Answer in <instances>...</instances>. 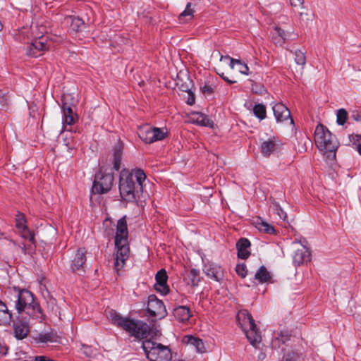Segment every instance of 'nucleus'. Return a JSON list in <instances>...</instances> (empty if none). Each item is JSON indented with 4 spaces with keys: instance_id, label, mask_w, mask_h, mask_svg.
<instances>
[{
    "instance_id": "1",
    "label": "nucleus",
    "mask_w": 361,
    "mask_h": 361,
    "mask_svg": "<svg viewBox=\"0 0 361 361\" xmlns=\"http://www.w3.org/2000/svg\"><path fill=\"white\" fill-rule=\"evenodd\" d=\"M146 175L141 169L132 172L123 170L120 174L119 192L121 198L128 202L142 203L145 200L143 195L144 182Z\"/></svg>"
},
{
    "instance_id": "2",
    "label": "nucleus",
    "mask_w": 361,
    "mask_h": 361,
    "mask_svg": "<svg viewBox=\"0 0 361 361\" xmlns=\"http://www.w3.org/2000/svg\"><path fill=\"white\" fill-rule=\"evenodd\" d=\"M128 231L126 217L117 222L115 236L116 253L114 255V269L118 272L126 264L129 257L130 248L128 243Z\"/></svg>"
},
{
    "instance_id": "3",
    "label": "nucleus",
    "mask_w": 361,
    "mask_h": 361,
    "mask_svg": "<svg viewBox=\"0 0 361 361\" xmlns=\"http://www.w3.org/2000/svg\"><path fill=\"white\" fill-rule=\"evenodd\" d=\"M109 321L118 327L125 330L131 336L138 338H144L149 333V326L140 321L123 317L120 314L113 310L107 312Z\"/></svg>"
},
{
    "instance_id": "4",
    "label": "nucleus",
    "mask_w": 361,
    "mask_h": 361,
    "mask_svg": "<svg viewBox=\"0 0 361 361\" xmlns=\"http://www.w3.org/2000/svg\"><path fill=\"white\" fill-rule=\"evenodd\" d=\"M13 290L17 293L15 307L18 313L24 312L33 319H42L43 316L42 310L39 303L35 300L33 294L25 289L14 288Z\"/></svg>"
},
{
    "instance_id": "5",
    "label": "nucleus",
    "mask_w": 361,
    "mask_h": 361,
    "mask_svg": "<svg viewBox=\"0 0 361 361\" xmlns=\"http://www.w3.org/2000/svg\"><path fill=\"white\" fill-rule=\"evenodd\" d=\"M314 141L317 148L326 154L327 159H336V152L338 144L335 136L322 125L317 126L314 133Z\"/></svg>"
},
{
    "instance_id": "6",
    "label": "nucleus",
    "mask_w": 361,
    "mask_h": 361,
    "mask_svg": "<svg viewBox=\"0 0 361 361\" xmlns=\"http://www.w3.org/2000/svg\"><path fill=\"white\" fill-rule=\"evenodd\" d=\"M238 324L246 335L250 344L257 348L262 341L261 332L257 329L252 315L246 310H240L236 315Z\"/></svg>"
},
{
    "instance_id": "7",
    "label": "nucleus",
    "mask_w": 361,
    "mask_h": 361,
    "mask_svg": "<svg viewBox=\"0 0 361 361\" xmlns=\"http://www.w3.org/2000/svg\"><path fill=\"white\" fill-rule=\"evenodd\" d=\"M142 348L150 361H170L172 358L171 349L151 339L142 341Z\"/></svg>"
},
{
    "instance_id": "8",
    "label": "nucleus",
    "mask_w": 361,
    "mask_h": 361,
    "mask_svg": "<svg viewBox=\"0 0 361 361\" xmlns=\"http://www.w3.org/2000/svg\"><path fill=\"white\" fill-rule=\"evenodd\" d=\"M114 176L111 173H98L95 175L92 192L95 194H104L109 192L113 185Z\"/></svg>"
},
{
    "instance_id": "9",
    "label": "nucleus",
    "mask_w": 361,
    "mask_h": 361,
    "mask_svg": "<svg viewBox=\"0 0 361 361\" xmlns=\"http://www.w3.org/2000/svg\"><path fill=\"white\" fill-rule=\"evenodd\" d=\"M147 311L150 316L157 319H162L167 314L163 302L159 300L155 295L148 297Z\"/></svg>"
},
{
    "instance_id": "10",
    "label": "nucleus",
    "mask_w": 361,
    "mask_h": 361,
    "mask_svg": "<svg viewBox=\"0 0 361 361\" xmlns=\"http://www.w3.org/2000/svg\"><path fill=\"white\" fill-rule=\"evenodd\" d=\"M281 145V143L279 138L273 136L262 142L260 152L264 157H268L271 154L277 152L280 149Z\"/></svg>"
},
{
    "instance_id": "11",
    "label": "nucleus",
    "mask_w": 361,
    "mask_h": 361,
    "mask_svg": "<svg viewBox=\"0 0 361 361\" xmlns=\"http://www.w3.org/2000/svg\"><path fill=\"white\" fill-rule=\"evenodd\" d=\"M156 283L154 285V288L156 290L160 292L161 293L166 295L169 291V288L167 286V279L168 276L165 269H161L159 270L155 276Z\"/></svg>"
},
{
    "instance_id": "12",
    "label": "nucleus",
    "mask_w": 361,
    "mask_h": 361,
    "mask_svg": "<svg viewBox=\"0 0 361 361\" xmlns=\"http://www.w3.org/2000/svg\"><path fill=\"white\" fill-rule=\"evenodd\" d=\"M272 109L277 122H283L290 119V123H293V120L290 116V112L283 104L277 103Z\"/></svg>"
},
{
    "instance_id": "13",
    "label": "nucleus",
    "mask_w": 361,
    "mask_h": 361,
    "mask_svg": "<svg viewBox=\"0 0 361 361\" xmlns=\"http://www.w3.org/2000/svg\"><path fill=\"white\" fill-rule=\"evenodd\" d=\"M47 49L46 40L39 37L32 42L27 49V54L30 56L37 57L40 55L39 52Z\"/></svg>"
},
{
    "instance_id": "14",
    "label": "nucleus",
    "mask_w": 361,
    "mask_h": 361,
    "mask_svg": "<svg viewBox=\"0 0 361 361\" xmlns=\"http://www.w3.org/2000/svg\"><path fill=\"white\" fill-rule=\"evenodd\" d=\"M310 260V252L307 247L303 245H300L299 247L295 249L293 257V262L295 266H300L305 262Z\"/></svg>"
},
{
    "instance_id": "15",
    "label": "nucleus",
    "mask_w": 361,
    "mask_h": 361,
    "mask_svg": "<svg viewBox=\"0 0 361 361\" xmlns=\"http://www.w3.org/2000/svg\"><path fill=\"white\" fill-rule=\"evenodd\" d=\"M13 334L15 338L18 340L25 338L30 332V326L25 320H19L13 324Z\"/></svg>"
},
{
    "instance_id": "16",
    "label": "nucleus",
    "mask_w": 361,
    "mask_h": 361,
    "mask_svg": "<svg viewBox=\"0 0 361 361\" xmlns=\"http://www.w3.org/2000/svg\"><path fill=\"white\" fill-rule=\"evenodd\" d=\"M204 272L206 275L216 281H220L224 279V269L216 264H210L204 266Z\"/></svg>"
},
{
    "instance_id": "17",
    "label": "nucleus",
    "mask_w": 361,
    "mask_h": 361,
    "mask_svg": "<svg viewBox=\"0 0 361 361\" xmlns=\"http://www.w3.org/2000/svg\"><path fill=\"white\" fill-rule=\"evenodd\" d=\"M86 251L83 248H79L75 253V255L72 260L71 263V269L73 271H82L83 265L85 263L86 257H85Z\"/></svg>"
},
{
    "instance_id": "18",
    "label": "nucleus",
    "mask_w": 361,
    "mask_h": 361,
    "mask_svg": "<svg viewBox=\"0 0 361 361\" xmlns=\"http://www.w3.org/2000/svg\"><path fill=\"white\" fill-rule=\"evenodd\" d=\"M63 110V124L71 126L78 119V115L75 113L70 106L63 102L62 104Z\"/></svg>"
},
{
    "instance_id": "19",
    "label": "nucleus",
    "mask_w": 361,
    "mask_h": 361,
    "mask_svg": "<svg viewBox=\"0 0 361 361\" xmlns=\"http://www.w3.org/2000/svg\"><path fill=\"white\" fill-rule=\"evenodd\" d=\"M190 121L193 123L202 126L212 127L213 121L206 115L200 112H192L190 114Z\"/></svg>"
},
{
    "instance_id": "20",
    "label": "nucleus",
    "mask_w": 361,
    "mask_h": 361,
    "mask_svg": "<svg viewBox=\"0 0 361 361\" xmlns=\"http://www.w3.org/2000/svg\"><path fill=\"white\" fill-rule=\"evenodd\" d=\"M183 342L191 348H193L197 353H204L206 348L203 341L192 336H186L183 338Z\"/></svg>"
},
{
    "instance_id": "21",
    "label": "nucleus",
    "mask_w": 361,
    "mask_h": 361,
    "mask_svg": "<svg viewBox=\"0 0 361 361\" xmlns=\"http://www.w3.org/2000/svg\"><path fill=\"white\" fill-rule=\"evenodd\" d=\"M291 338V334L288 330H282L275 336V338L271 341V346L273 348H280L281 344H285Z\"/></svg>"
},
{
    "instance_id": "22",
    "label": "nucleus",
    "mask_w": 361,
    "mask_h": 361,
    "mask_svg": "<svg viewBox=\"0 0 361 361\" xmlns=\"http://www.w3.org/2000/svg\"><path fill=\"white\" fill-rule=\"evenodd\" d=\"M250 246V242L246 238H240L236 243V248L238 250V256L241 259H247L250 252L247 248Z\"/></svg>"
},
{
    "instance_id": "23",
    "label": "nucleus",
    "mask_w": 361,
    "mask_h": 361,
    "mask_svg": "<svg viewBox=\"0 0 361 361\" xmlns=\"http://www.w3.org/2000/svg\"><path fill=\"white\" fill-rule=\"evenodd\" d=\"M227 59L230 60L229 66L233 71L241 74L248 75L249 68L246 63L239 59H234L228 56H227Z\"/></svg>"
},
{
    "instance_id": "24",
    "label": "nucleus",
    "mask_w": 361,
    "mask_h": 361,
    "mask_svg": "<svg viewBox=\"0 0 361 361\" xmlns=\"http://www.w3.org/2000/svg\"><path fill=\"white\" fill-rule=\"evenodd\" d=\"M13 319L12 313L8 310L7 305L0 300V325L9 324Z\"/></svg>"
},
{
    "instance_id": "25",
    "label": "nucleus",
    "mask_w": 361,
    "mask_h": 361,
    "mask_svg": "<svg viewBox=\"0 0 361 361\" xmlns=\"http://www.w3.org/2000/svg\"><path fill=\"white\" fill-rule=\"evenodd\" d=\"M65 21L69 25L71 30L75 32L82 31L85 27L84 21L78 17L68 16L65 18Z\"/></svg>"
},
{
    "instance_id": "26",
    "label": "nucleus",
    "mask_w": 361,
    "mask_h": 361,
    "mask_svg": "<svg viewBox=\"0 0 361 361\" xmlns=\"http://www.w3.org/2000/svg\"><path fill=\"white\" fill-rule=\"evenodd\" d=\"M253 224L255 225V228L260 232H264L268 234L276 233V230L274 228L261 218H257V219L254 220Z\"/></svg>"
},
{
    "instance_id": "27",
    "label": "nucleus",
    "mask_w": 361,
    "mask_h": 361,
    "mask_svg": "<svg viewBox=\"0 0 361 361\" xmlns=\"http://www.w3.org/2000/svg\"><path fill=\"white\" fill-rule=\"evenodd\" d=\"M123 149V144L120 142L116 143L114 148V168L116 171H118L121 167Z\"/></svg>"
},
{
    "instance_id": "28",
    "label": "nucleus",
    "mask_w": 361,
    "mask_h": 361,
    "mask_svg": "<svg viewBox=\"0 0 361 361\" xmlns=\"http://www.w3.org/2000/svg\"><path fill=\"white\" fill-rule=\"evenodd\" d=\"M139 137L146 143L153 142V128L148 125L144 126L139 129Z\"/></svg>"
},
{
    "instance_id": "29",
    "label": "nucleus",
    "mask_w": 361,
    "mask_h": 361,
    "mask_svg": "<svg viewBox=\"0 0 361 361\" xmlns=\"http://www.w3.org/2000/svg\"><path fill=\"white\" fill-rule=\"evenodd\" d=\"M174 317L180 322H185L190 317V310L186 306H179L173 310Z\"/></svg>"
},
{
    "instance_id": "30",
    "label": "nucleus",
    "mask_w": 361,
    "mask_h": 361,
    "mask_svg": "<svg viewBox=\"0 0 361 361\" xmlns=\"http://www.w3.org/2000/svg\"><path fill=\"white\" fill-rule=\"evenodd\" d=\"M255 279L260 283H264L269 282L271 279V276L264 266H261L255 273Z\"/></svg>"
},
{
    "instance_id": "31",
    "label": "nucleus",
    "mask_w": 361,
    "mask_h": 361,
    "mask_svg": "<svg viewBox=\"0 0 361 361\" xmlns=\"http://www.w3.org/2000/svg\"><path fill=\"white\" fill-rule=\"evenodd\" d=\"M283 357L281 361H297L300 358V353L290 348H283Z\"/></svg>"
},
{
    "instance_id": "32",
    "label": "nucleus",
    "mask_w": 361,
    "mask_h": 361,
    "mask_svg": "<svg viewBox=\"0 0 361 361\" xmlns=\"http://www.w3.org/2000/svg\"><path fill=\"white\" fill-rule=\"evenodd\" d=\"M274 30L276 36L273 37L274 42L276 45L282 46L286 40L287 34L283 30L278 26H275Z\"/></svg>"
},
{
    "instance_id": "33",
    "label": "nucleus",
    "mask_w": 361,
    "mask_h": 361,
    "mask_svg": "<svg viewBox=\"0 0 361 361\" xmlns=\"http://www.w3.org/2000/svg\"><path fill=\"white\" fill-rule=\"evenodd\" d=\"M191 3H188L185 9L180 14L179 20L185 23L193 17L194 10L191 8Z\"/></svg>"
},
{
    "instance_id": "34",
    "label": "nucleus",
    "mask_w": 361,
    "mask_h": 361,
    "mask_svg": "<svg viewBox=\"0 0 361 361\" xmlns=\"http://www.w3.org/2000/svg\"><path fill=\"white\" fill-rule=\"evenodd\" d=\"M56 336L52 333L39 334L35 339L40 343L55 341Z\"/></svg>"
},
{
    "instance_id": "35",
    "label": "nucleus",
    "mask_w": 361,
    "mask_h": 361,
    "mask_svg": "<svg viewBox=\"0 0 361 361\" xmlns=\"http://www.w3.org/2000/svg\"><path fill=\"white\" fill-rule=\"evenodd\" d=\"M167 135V130L165 128H153V142L163 140Z\"/></svg>"
},
{
    "instance_id": "36",
    "label": "nucleus",
    "mask_w": 361,
    "mask_h": 361,
    "mask_svg": "<svg viewBox=\"0 0 361 361\" xmlns=\"http://www.w3.org/2000/svg\"><path fill=\"white\" fill-rule=\"evenodd\" d=\"M253 113L260 120L266 118V107L261 104L255 105L253 108Z\"/></svg>"
},
{
    "instance_id": "37",
    "label": "nucleus",
    "mask_w": 361,
    "mask_h": 361,
    "mask_svg": "<svg viewBox=\"0 0 361 361\" xmlns=\"http://www.w3.org/2000/svg\"><path fill=\"white\" fill-rule=\"evenodd\" d=\"M188 278L192 286H197L200 281V272L195 269H192L188 274Z\"/></svg>"
},
{
    "instance_id": "38",
    "label": "nucleus",
    "mask_w": 361,
    "mask_h": 361,
    "mask_svg": "<svg viewBox=\"0 0 361 361\" xmlns=\"http://www.w3.org/2000/svg\"><path fill=\"white\" fill-rule=\"evenodd\" d=\"M336 122L338 125L343 126L345 123L348 118V112L344 109H340L336 114Z\"/></svg>"
},
{
    "instance_id": "39",
    "label": "nucleus",
    "mask_w": 361,
    "mask_h": 361,
    "mask_svg": "<svg viewBox=\"0 0 361 361\" xmlns=\"http://www.w3.org/2000/svg\"><path fill=\"white\" fill-rule=\"evenodd\" d=\"M294 54L295 63L303 67L306 63V56L305 53L301 50H296Z\"/></svg>"
},
{
    "instance_id": "40",
    "label": "nucleus",
    "mask_w": 361,
    "mask_h": 361,
    "mask_svg": "<svg viewBox=\"0 0 361 361\" xmlns=\"http://www.w3.org/2000/svg\"><path fill=\"white\" fill-rule=\"evenodd\" d=\"M274 212L280 217V219L285 220L286 218V213L283 212L279 204L273 202L271 206Z\"/></svg>"
},
{
    "instance_id": "41",
    "label": "nucleus",
    "mask_w": 361,
    "mask_h": 361,
    "mask_svg": "<svg viewBox=\"0 0 361 361\" xmlns=\"http://www.w3.org/2000/svg\"><path fill=\"white\" fill-rule=\"evenodd\" d=\"M350 141L356 145V148L359 154L361 155V135H350L349 136Z\"/></svg>"
},
{
    "instance_id": "42",
    "label": "nucleus",
    "mask_w": 361,
    "mask_h": 361,
    "mask_svg": "<svg viewBox=\"0 0 361 361\" xmlns=\"http://www.w3.org/2000/svg\"><path fill=\"white\" fill-rule=\"evenodd\" d=\"M16 227L18 228V229H21L23 228V227H27L26 225H25V216L23 214H21V213H18L17 215H16Z\"/></svg>"
},
{
    "instance_id": "43",
    "label": "nucleus",
    "mask_w": 361,
    "mask_h": 361,
    "mask_svg": "<svg viewBox=\"0 0 361 361\" xmlns=\"http://www.w3.org/2000/svg\"><path fill=\"white\" fill-rule=\"evenodd\" d=\"M21 233V236L25 239H28L30 242H33L34 235L32 233L28 230L27 227H23L21 229H19Z\"/></svg>"
},
{
    "instance_id": "44",
    "label": "nucleus",
    "mask_w": 361,
    "mask_h": 361,
    "mask_svg": "<svg viewBox=\"0 0 361 361\" xmlns=\"http://www.w3.org/2000/svg\"><path fill=\"white\" fill-rule=\"evenodd\" d=\"M235 271L241 278H245L247 275L246 266L244 264H240L236 266Z\"/></svg>"
},
{
    "instance_id": "45",
    "label": "nucleus",
    "mask_w": 361,
    "mask_h": 361,
    "mask_svg": "<svg viewBox=\"0 0 361 361\" xmlns=\"http://www.w3.org/2000/svg\"><path fill=\"white\" fill-rule=\"evenodd\" d=\"M82 353L87 357H91L92 353H93V350L92 349L87 346V345H82Z\"/></svg>"
},
{
    "instance_id": "46",
    "label": "nucleus",
    "mask_w": 361,
    "mask_h": 361,
    "mask_svg": "<svg viewBox=\"0 0 361 361\" xmlns=\"http://www.w3.org/2000/svg\"><path fill=\"white\" fill-rule=\"evenodd\" d=\"M351 118H353L355 121L361 122V110L353 111Z\"/></svg>"
},
{
    "instance_id": "47",
    "label": "nucleus",
    "mask_w": 361,
    "mask_h": 361,
    "mask_svg": "<svg viewBox=\"0 0 361 361\" xmlns=\"http://www.w3.org/2000/svg\"><path fill=\"white\" fill-rule=\"evenodd\" d=\"M195 103V96L191 92H188V98L187 100V104L189 105H192Z\"/></svg>"
},
{
    "instance_id": "48",
    "label": "nucleus",
    "mask_w": 361,
    "mask_h": 361,
    "mask_svg": "<svg viewBox=\"0 0 361 361\" xmlns=\"http://www.w3.org/2000/svg\"><path fill=\"white\" fill-rule=\"evenodd\" d=\"M35 361H54L46 356H36Z\"/></svg>"
},
{
    "instance_id": "49",
    "label": "nucleus",
    "mask_w": 361,
    "mask_h": 361,
    "mask_svg": "<svg viewBox=\"0 0 361 361\" xmlns=\"http://www.w3.org/2000/svg\"><path fill=\"white\" fill-rule=\"evenodd\" d=\"M290 1H291V4L293 6H298L302 5L303 3V0H290Z\"/></svg>"
},
{
    "instance_id": "50",
    "label": "nucleus",
    "mask_w": 361,
    "mask_h": 361,
    "mask_svg": "<svg viewBox=\"0 0 361 361\" xmlns=\"http://www.w3.org/2000/svg\"><path fill=\"white\" fill-rule=\"evenodd\" d=\"M266 357V354L264 353H260L257 357V361H264Z\"/></svg>"
},
{
    "instance_id": "51",
    "label": "nucleus",
    "mask_w": 361,
    "mask_h": 361,
    "mask_svg": "<svg viewBox=\"0 0 361 361\" xmlns=\"http://www.w3.org/2000/svg\"><path fill=\"white\" fill-rule=\"evenodd\" d=\"M212 56L214 58V57H219V61H221L222 60V59L224 58V56L222 54H221L219 51L216 52V53H214L212 54Z\"/></svg>"
},
{
    "instance_id": "52",
    "label": "nucleus",
    "mask_w": 361,
    "mask_h": 361,
    "mask_svg": "<svg viewBox=\"0 0 361 361\" xmlns=\"http://www.w3.org/2000/svg\"><path fill=\"white\" fill-rule=\"evenodd\" d=\"M217 74L221 76L224 80H226V76L224 75V73L221 70H217L216 71Z\"/></svg>"
},
{
    "instance_id": "53",
    "label": "nucleus",
    "mask_w": 361,
    "mask_h": 361,
    "mask_svg": "<svg viewBox=\"0 0 361 361\" xmlns=\"http://www.w3.org/2000/svg\"><path fill=\"white\" fill-rule=\"evenodd\" d=\"M203 91H204V92H211V88L209 86H205L204 87V90Z\"/></svg>"
},
{
    "instance_id": "54",
    "label": "nucleus",
    "mask_w": 361,
    "mask_h": 361,
    "mask_svg": "<svg viewBox=\"0 0 361 361\" xmlns=\"http://www.w3.org/2000/svg\"><path fill=\"white\" fill-rule=\"evenodd\" d=\"M226 82H227V84H232V83L235 82V81L229 80L228 78H227Z\"/></svg>"
},
{
    "instance_id": "55",
    "label": "nucleus",
    "mask_w": 361,
    "mask_h": 361,
    "mask_svg": "<svg viewBox=\"0 0 361 361\" xmlns=\"http://www.w3.org/2000/svg\"><path fill=\"white\" fill-rule=\"evenodd\" d=\"M1 28H2V25H1V23L0 22V31L1 30Z\"/></svg>"
},
{
    "instance_id": "56",
    "label": "nucleus",
    "mask_w": 361,
    "mask_h": 361,
    "mask_svg": "<svg viewBox=\"0 0 361 361\" xmlns=\"http://www.w3.org/2000/svg\"><path fill=\"white\" fill-rule=\"evenodd\" d=\"M293 244L295 245H298V243H296V242H293Z\"/></svg>"
}]
</instances>
